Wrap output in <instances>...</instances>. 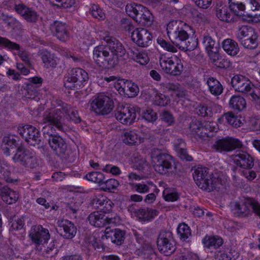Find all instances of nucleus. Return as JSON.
<instances>
[{
    "instance_id": "f257e3e1",
    "label": "nucleus",
    "mask_w": 260,
    "mask_h": 260,
    "mask_svg": "<svg viewBox=\"0 0 260 260\" xmlns=\"http://www.w3.org/2000/svg\"><path fill=\"white\" fill-rule=\"evenodd\" d=\"M190 27L186 23L173 20L167 25V34L172 43L181 50L192 51L198 46V39L189 38L187 31Z\"/></svg>"
},
{
    "instance_id": "f03ea898",
    "label": "nucleus",
    "mask_w": 260,
    "mask_h": 260,
    "mask_svg": "<svg viewBox=\"0 0 260 260\" xmlns=\"http://www.w3.org/2000/svg\"><path fill=\"white\" fill-rule=\"evenodd\" d=\"M150 157L158 173L168 176L175 174L174 159L171 155L162 149L154 148L151 150Z\"/></svg>"
},
{
    "instance_id": "7ed1b4c3",
    "label": "nucleus",
    "mask_w": 260,
    "mask_h": 260,
    "mask_svg": "<svg viewBox=\"0 0 260 260\" xmlns=\"http://www.w3.org/2000/svg\"><path fill=\"white\" fill-rule=\"evenodd\" d=\"M233 214L238 217H246L252 211L260 217V205L253 198L242 197L231 205Z\"/></svg>"
},
{
    "instance_id": "20e7f679",
    "label": "nucleus",
    "mask_w": 260,
    "mask_h": 260,
    "mask_svg": "<svg viewBox=\"0 0 260 260\" xmlns=\"http://www.w3.org/2000/svg\"><path fill=\"white\" fill-rule=\"evenodd\" d=\"M93 58L96 64L103 69L113 68L118 63L116 57L112 58L111 56L106 44L94 48Z\"/></svg>"
},
{
    "instance_id": "39448f33",
    "label": "nucleus",
    "mask_w": 260,
    "mask_h": 260,
    "mask_svg": "<svg viewBox=\"0 0 260 260\" xmlns=\"http://www.w3.org/2000/svg\"><path fill=\"white\" fill-rule=\"evenodd\" d=\"M12 159L24 168H36L39 165L35 154L22 145H20L16 149Z\"/></svg>"
},
{
    "instance_id": "423d86ee",
    "label": "nucleus",
    "mask_w": 260,
    "mask_h": 260,
    "mask_svg": "<svg viewBox=\"0 0 260 260\" xmlns=\"http://www.w3.org/2000/svg\"><path fill=\"white\" fill-rule=\"evenodd\" d=\"M88 79V75L85 70L79 68H74L64 76V86L70 89L78 88Z\"/></svg>"
},
{
    "instance_id": "0eeeda50",
    "label": "nucleus",
    "mask_w": 260,
    "mask_h": 260,
    "mask_svg": "<svg viewBox=\"0 0 260 260\" xmlns=\"http://www.w3.org/2000/svg\"><path fill=\"white\" fill-rule=\"evenodd\" d=\"M17 132L29 145L37 146L38 148L43 146L44 142L42 137L40 131L36 127L31 125L19 126Z\"/></svg>"
},
{
    "instance_id": "6e6552de",
    "label": "nucleus",
    "mask_w": 260,
    "mask_h": 260,
    "mask_svg": "<svg viewBox=\"0 0 260 260\" xmlns=\"http://www.w3.org/2000/svg\"><path fill=\"white\" fill-rule=\"evenodd\" d=\"M63 104L62 101H59L57 107L43 116L44 123H50L53 124L58 131L64 132L66 128L64 123V110Z\"/></svg>"
},
{
    "instance_id": "1a4fd4ad",
    "label": "nucleus",
    "mask_w": 260,
    "mask_h": 260,
    "mask_svg": "<svg viewBox=\"0 0 260 260\" xmlns=\"http://www.w3.org/2000/svg\"><path fill=\"white\" fill-rule=\"evenodd\" d=\"M90 107L98 115H107L113 110L114 102L109 96L100 94L92 100L90 103Z\"/></svg>"
},
{
    "instance_id": "9d476101",
    "label": "nucleus",
    "mask_w": 260,
    "mask_h": 260,
    "mask_svg": "<svg viewBox=\"0 0 260 260\" xmlns=\"http://www.w3.org/2000/svg\"><path fill=\"white\" fill-rule=\"evenodd\" d=\"M159 64L165 73L174 76L180 75L183 69L181 60L175 55L171 57H167L166 55H161Z\"/></svg>"
},
{
    "instance_id": "9b49d317",
    "label": "nucleus",
    "mask_w": 260,
    "mask_h": 260,
    "mask_svg": "<svg viewBox=\"0 0 260 260\" xmlns=\"http://www.w3.org/2000/svg\"><path fill=\"white\" fill-rule=\"evenodd\" d=\"M157 246L159 251L166 255L172 254L176 249L172 233L170 231H160L157 239Z\"/></svg>"
},
{
    "instance_id": "f8f14e48",
    "label": "nucleus",
    "mask_w": 260,
    "mask_h": 260,
    "mask_svg": "<svg viewBox=\"0 0 260 260\" xmlns=\"http://www.w3.org/2000/svg\"><path fill=\"white\" fill-rule=\"evenodd\" d=\"M230 10L235 15L246 19L245 15V4H249L251 10L253 12L260 9V5L255 0H229Z\"/></svg>"
},
{
    "instance_id": "ddd939ff",
    "label": "nucleus",
    "mask_w": 260,
    "mask_h": 260,
    "mask_svg": "<svg viewBox=\"0 0 260 260\" xmlns=\"http://www.w3.org/2000/svg\"><path fill=\"white\" fill-rule=\"evenodd\" d=\"M114 86L121 95L125 97L134 98L139 92L138 85L131 80L119 79L114 83Z\"/></svg>"
},
{
    "instance_id": "4468645a",
    "label": "nucleus",
    "mask_w": 260,
    "mask_h": 260,
    "mask_svg": "<svg viewBox=\"0 0 260 260\" xmlns=\"http://www.w3.org/2000/svg\"><path fill=\"white\" fill-rule=\"evenodd\" d=\"M242 146L243 144L239 139L227 137L216 141L212 148L219 152H231Z\"/></svg>"
},
{
    "instance_id": "2eb2a0df",
    "label": "nucleus",
    "mask_w": 260,
    "mask_h": 260,
    "mask_svg": "<svg viewBox=\"0 0 260 260\" xmlns=\"http://www.w3.org/2000/svg\"><path fill=\"white\" fill-rule=\"evenodd\" d=\"M103 40L106 43L112 58L116 57L117 61L119 62L118 58L124 56L126 54V50L124 46L116 38L109 35L106 36Z\"/></svg>"
},
{
    "instance_id": "dca6fc26",
    "label": "nucleus",
    "mask_w": 260,
    "mask_h": 260,
    "mask_svg": "<svg viewBox=\"0 0 260 260\" xmlns=\"http://www.w3.org/2000/svg\"><path fill=\"white\" fill-rule=\"evenodd\" d=\"M136 115L135 107L128 105L119 107L115 114L116 118L125 124H131L136 119Z\"/></svg>"
},
{
    "instance_id": "f3484780",
    "label": "nucleus",
    "mask_w": 260,
    "mask_h": 260,
    "mask_svg": "<svg viewBox=\"0 0 260 260\" xmlns=\"http://www.w3.org/2000/svg\"><path fill=\"white\" fill-rule=\"evenodd\" d=\"M29 237L33 243L37 245H43L50 238L48 230L41 225H33L30 229Z\"/></svg>"
},
{
    "instance_id": "a211bd4d",
    "label": "nucleus",
    "mask_w": 260,
    "mask_h": 260,
    "mask_svg": "<svg viewBox=\"0 0 260 260\" xmlns=\"http://www.w3.org/2000/svg\"><path fill=\"white\" fill-rule=\"evenodd\" d=\"M89 223L93 226L101 228L105 226L107 223H115L119 221V217L116 216L114 217L105 216L103 213L99 211L93 212L88 217Z\"/></svg>"
},
{
    "instance_id": "6ab92c4d",
    "label": "nucleus",
    "mask_w": 260,
    "mask_h": 260,
    "mask_svg": "<svg viewBox=\"0 0 260 260\" xmlns=\"http://www.w3.org/2000/svg\"><path fill=\"white\" fill-rule=\"evenodd\" d=\"M231 84L236 91L244 93L250 92L253 87V84L247 78L239 74L232 78Z\"/></svg>"
},
{
    "instance_id": "aec40b11",
    "label": "nucleus",
    "mask_w": 260,
    "mask_h": 260,
    "mask_svg": "<svg viewBox=\"0 0 260 260\" xmlns=\"http://www.w3.org/2000/svg\"><path fill=\"white\" fill-rule=\"evenodd\" d=\"M57 232L63 238L72 239L77 233V228L74 224L67 219H60L57 221Z\"/></svg>"
},
{
    "instance_id": "412c9836",
    "label": "nucleus",
    "mask_w": 260,
    "mask_h": 260,
    "mask_svg": "<svg viewBox=\"0 0 260 260\" xmlns=\"http://www.w3.org/2000/svg\"><path fill=\"white\" fill-rule=\"evenodd\" d=\"M48 144L53 152L61 158H66L67 144L66 140L58 135L48 139Z\"/></svg>"
},
{
    "instance_id": "4be33fe9",
    "label": "nucleus",
    "mask_w": 260,
    "mask_h": 260,
    "mask_svg": "<svg viewBox=\"0 0 260 260\" xmlns=\"http://www.w3.org/2000/svg\"><path fill=\"white\" fill-rule=\"evenodd\" d=\"M232 160L237 166L246 170L251 169L254 166V158L245 151H238L237 154L233 155Z\"/></svg>"
},
{
    "instance_id": "5701e85b",
    "label": "nucleus",
    "mask_w": 260,
    "mask_h": 260,
    "mask_svg": "<svg viewBox=\"0 0 260 260\" xmlns=\"http://www.w3.org/2000/svg\"><path fill=\"white\" fill-rule=\"evenodd\" d=\"M50 30L53 35L62 42L67 41L70 37L68 25L61 21H55L50 25Z\"/></svg>"
},
{
    "instance_id": "b1692460",
    "label": "nucleus",
    "mask_w": 260,
    "mask_h": 260,
    "mask_svg": "<svg viewBox=\"0 0 260 260\" xmlns=\"http://www.w3.org/2000/svg\"><path fill=\"white\" fill-rule=\"evenodd\" d=\"M132 39L139 46L145 47L151 41L152 35L146 29L137 28L132 34Z\"/></svg>"
},
{
    "instance_id": "393cba45",
    "label": "nucleus",
    "mask_w": 260,
    "mask_h": 260,
    "mask_svg": "<svg viewBox=\"0 0 260 260\" xmlns=\"http://www.w3.org/2000/svg\"><path fill=\"white\" fill-rule=\"evenodd\" d=\"M14 9L28 23H36L39 19V14L37 12L23 4L16 5Z\"/></svg>"
},
{
    "instance_id": "a878e982",
    "label": "nucleus",
    "mask_w": 260,
    "mask_h": 260,
    "mask_svg": "<svg viewBox=\"0 0 260 260\" xmlns=\"http://www.w3.org/2000/svg\"><path fill=\"white\" fill-rule=\"evenodd\" d=\"M105 234L102 236V239L104 237L110 240L112 243L117 245H122L125 238V232L119 229H116L114 230L108 231L107 228L105 230Z\"/></svg>"
},
{
    "instance_id": "bb28decb",
    "label": "nucleus",
    "mask_w": 260,
    "mask_h": 260,
    "mask_svg": "<svg viewBox=\"0 0 260 260\" xmlns=\"http://www.w3.org/2000/svg\"><path fill=\"white\" fill-rule=\"evenodd\" d=\"M207 176L206 178H203V181H201V184L200 185L199 182H196L198 187L208 192L219 188L218 185L220 184L221 179L213 175Z\"/></svg>"
},
{
    "instance_id": "cd10ccee",
    "label": "nucleus",
    "mask_w": 260,
    "mask_h": 260,
    "mask_svg": "<svg viewBox=\"0 0 260 260\" xmlns=\"http://www.w3.org/2000/svg\"><path fill=\"white\" fill-rule=\"evenodd\" d=\"M216 17L221 21L229 23L232 21L233 17L232 16L229 8L221 3L216 4L214 8Z\"/></svg>"
},
{
    "instance_id": "c85d7f7f",
    "label": "nucleus",
    "mask_w": 260,
    "mask_h": 260,
    "mask_svg": "<svg viewBox=\"0 0 260 260\" xmlns=\"http://www.w3.org/2000/svg\"><path fill=\"white\" fill-rule=\"evenodd\" d=\"M19 146L15 136L8 135L4 137L1 143V148L4 154L7 156H10L11 151L14 148H17Z\"/></svg>"
},
{
    "instance_id": "c756f323",
    "label": "nucleus",
    "mask_w": 260,
    "mask_h": 260,
    "mask_svg": "<svg viewBox=\"0 0 260 260\" xmlns=\"http://www.w3.org/2000/svg\"><path fill=\"white\" fill-rule=\"evenodd\" d=\"M0 196L3 201L8 204L15 203L18 199V193L7 186L1 188Z\"/></svg>"
},
{
    "instance_id": "7c9ffc66",
    "label": "nucleus",
    "mask_w": 260,
    "mask_h": 260,
    "mask_svg": "<svg viewBox=\"0 0 260 260\" xmlns=\"http://www.w3.org/2000/svg\"><path fill=\"white\" fill-rule=\"evenodd\" d=\"M158 211L151 208H142L138 209L137 217L141 221H149L157 216Z\"/></svg>"
},
{
    "instance_id": "2f4dec72",
    "label": "nucleus",
    "mask_w": 260,
    "mask_h": 260,
    "mask_svg": "<svg viewBox=\"0 0 260 260\" xmlns=\"http://www.w3.org/2000/svg\"><path fill=\"white\" fill-rule=\"evenodd\" d=\"M202 243L204 247L208 249H217L223 244V241L218 236H206L203 239Z\"/></svg>"
},
{
    "instance_id": "473e14b6",
    "label": "nucleus",
    "mask_w": 260,
    "mask_h": 260,
    "mask_svg": "<svg viewBox=\"0 0 260 260\" xmlns=\"http://www.w3.org/2000/svg\"><path fill=\"white\" fill-rule=\"evenodd\" d=\"M175 151L178 156L182 160L191 161L192 157L189 155L186 149V144L182 139H178L174 144Z\"/></svg>"
},
{
    "instance_id": "72a5a7b5",
    "label": "nucleus",
    "mask_w": 260,
    "mask_h": 260,
    "mask_svg": "<svg viewBox=\"0 0 260 260\" xmlns=\"http://www.w3.org/2000/svg\"><path fill=\"white\" fill-rule=\"evenodd\" d=\"M222 45L225 52L232 56H236L240 51L238 43L231 39L224 40L222 42Z\"/></svg>"
},
{
    "instance_id": "f704fd0d",
    "label": "nucleus",
    "mask_w": 260,
    "mask_h": 260,
    "mask_svg": "<svg viewBox=\"0 0 260 260\" xmlns=\"http://www.w3.org/2000/svg\"><path fill=\"white\" fill-rule=\"evenodd\" d=\"M41 57L46 68H55L57 64V58L46 50H42L40 53Z\"/></svg>"
},
{
    "instance_id": "c9c22d12",
    "label": "nucleus",
    "mask_w": 260,
    "mask_h": 260,
    "mask_svg": "<svg viewBox=\"0 0 260 260\" xmlns=\"http://www.w3.org/2000/svg\"><path fill=\"white\" fill-rule=\"evenodd\" d=\"M121 138L123 142L129 146L137 145L140 143L137 134L133 131H124L121 135Z\"/></svg>"
},
{
    "instance_id": "e433bc0d",
    "label": "nucleus",
    "mask_w": 260,
    "mask_h": 260,
    "mask_svg": "<svg viewBox=\"0 0 260 260\" xmlns=\"http://www.w3.org/2000/svg\"><path fill=\"white\" fill-rule=\"evenodd\" d=\"M206 83L211 94L215 96L220 95L223 91V87L216 79L211 77L208 78Z\"/></svg>"
},
{
    "instance_id": "4c0bfd02",
    "label": "nucleus",
    "mask_w": 260,
    "mask_h": 260,
    "mask_svg": "<svg viewBox=\"0 0 260 260\" xmlns=\"http://www.w3.org/2000/svg\"><path fill=\"white\" fill-rule=\"evenodd\" d=\"M245 99L240 95H233L229 101L230 107L237 111H242L246 108Z\"/></svg>"
},
{
    "instance_id": "58836bf2",
    "label": "nucleus",
    "mask_w": 260,
    "mask_h": 260,
    "mask_svg": "<svg viewBox=\"0 0 260 260\" xmlns=\"http://www.w3.org/2000/svg\"><path fill=\"white\" fill-rule=\"evenodd\" d=\"M136 21L144 26H149L153 22L152 14L147 8L143 7L141 13L139 14Z\"/></svg>"
},
{
    "instance_id": "ea45409f",
    "label": "nucleus",
    "mask_w": 260,
    "mask_h": 260,
    "mask_svg": "<svg viewBox=\"0 0 260 260\" xmlns=\"http://www.w3.org/2000/svg\"><path fill=\"white\" fill-rule=\"evenodd\" d=\"M213 104L200 103L194 109L195 113L203 117H212Z\"/></svg>"
},
{
    "instance_id": "a19ab883",
    "label": "nucleus",
    "mask_w": 260,
    "mask_h": 260,
    "mask_svg": "<svg viewBox=\"0 0 260 260\" xmlns=\"http://www.w3.org/2000/svg\"><path fill=\"white\" fill-rule=\"evenodd\" d=\"M64 110V118L70 119L76 123L81 122V118L78 115V112L75 109L66 103H63Z\"/></svg>"
},
{
    "instance_id": "79ce46f5",
    "label": "nucleus",
    "mask_w": 260,
    "mask_h": 260,
    "mask_svg": "<svg viewBox=\"0 0 260 260\" xmlns=\"http://www.w3.org/2000/svg\"><path fill=\"white\" fill-rule=\"evenodd\" d=\"M258 35L256 31L251 35L250 37H248L241 40V42L240 43L244 48L253 50L256 49L258 45Z\"/></svg>"
},
{
    "instance_id": "37998d69",
    "label": "nucleus",
    "mask_w": 260,
    "mask_h": 260,
    "mask_svg": "<svg viewBox=\"0 0 260 260\" xmlns=\"http://www.w3.org/2000/svg\"><path fill=\"white\" fill-rule=\"evenodd\" d=\"M21 90L22 94L27 99L34 100L38 95V88L31 83H24Z\"/></svg>"
},
{
    "instance_id": "c03bdc74",
    "label": "nucleus",
    "mask_w": 260,
    "mask_h": 260,
    "mask_svg": "<svg viewBox=\"0 0 260 260\" xmlns=\"http://www.w3.org/2000/svg\"><path fill=\"white\" fill-rule=\"evenodd\" d=\"M143 6L136 3L128 4L125 7L126 14L136 21L139 14L141 13Z\"/></svg>"
},
{
    "instance_id": "a18cd8bd",
    "label": "nucleus",
    "mask_w": 260,
    "mask_h": 260,
    "mask_svg": "<svg viewBox=\"0 0 260 260\" xmlns=\"http://www.w3.org/2000/svg\"><path fill=\"white\" fill-rule=\"evenodd\" d=\"M202 44L207 52L216 51L217 48H220L219 44L216 42L209 35L204 36L202 39Z\"/></svg>"
},
{
    "instance_id": "49530a36",
    "label": "nucleus",
    "mask_w": 260,
    "mask_h": 260,
    "mask_svg": "<svg viewBox=\"0 0 260 260\" xmlns=\"http://www.w3.org/2000/svg\"><path fill=\"white\" fill-rule=\"evenodd\" d=\"M213 175V173L209 172V169L206 167H198L197 168L193 173V177L196 182H199L201 184L203 178H206L207 175Z\"/></svg>"
},
{
    "instance_id": "de8ad7c7",
    "label": "nucleus",
    "mask_w": 260,
    "mask_h": 260,
    "mask_svg": "<svg viewBox=\"0 0 260 260\" xmlns=\"http://www.w3.org/2000/svg\"><path fill=\"white\" fill-rule=\"evenodd\" d=\"M213 175V173L209 172V169L206 167H198L197 168L193 173V177L196 182H199L201 184L203 178H206L207 175Z\"/></svg>"
},
{
    "instance_id": "09e8293b",
    "label": "nucleus",
    "mask_w": 260,
    "mask_h": 260,
    "mask_svg": "<svg viewBox=\"0 0 260 260\" xmlns=\"http://www.w3.org/2000/svg\"><path fill=\"white\" fill-rule=\"evenodd\" d=\"M131 53L133 59L141 64H146L149 61V58L146 52L135 49L131 50Z\"/></svg>"
},
{
    "instance_id": "8fccbe9b",
    "label": "nucleus",
    "mask_w": 260,
    "mask_h": 260,
    "mask_svg": "<svg viewBox=\"0 0 260 260\" xmlns=\"http://www.w3.org/2000/svg\"><path fill=\"white\" fill-rule=\"evenodd\" d=\"M255 30L251 26L247 25H243L240 27L237 33V39L239 42L241 40L248 37H250L251 35L255 32Z\"/></svg>"
},
{
    "instance_id": "3c124183",
    "label": "nucleus",
    "mask_w": 260,
    "mask_h": 260,
    "mask_svg": "<svg viewBox=\"0 0 260 260\" xmlns=\"http://www.w3.org/2000/svg\"><path fill=\"white\" fill-rule=\"evenodd\" d=\"M225 119L226 122L235 127H239L242 124V121L238 116L235 115L232 112H228L224 114L221 117Z\"/></svg>"
},
{
    "instance_id": "603ef678",
    "label": "nucleus",
    "mask_w": 260,
    "mask_h": 260,
    "mask_svg": "<svg viewBox=\"0 0 260 260\" xmlns=\"http://www.w3.org/2000/svg\"><path fill=\"white\" fill-rule=\"evenodd\" d=\"M177 233L180 239L185 241L191 235L190 228L185 223H180L177 228Z\"/></svg>"
},
{
    "instance_id": "864d4df0",
    "label": "nucleus",
    "mask_w": 260,
    "mask_h": 260,
    "mask_svg": "<svg viewBox=\"0 0 260 260\" xmlns=\"http://www.w3.org/2000/svg\"><path fill=\"white\" fill-rule=\"evenodd\" d=\"M87 180L98 183L100 185H103L105 180L104 175L100 172H90L86 175Z\"/></svg>"
},
{
    "instance_id": "5fc2aeb1",
    "label": "nucleus",
    "mask_w": 260,
    "mask_h": 260,
    "mask_svg": "<svg viewBox=\"0 0 260 260\" xmlns=\"http://www.w3.org/2000/svg\"><path fill=\"white\" fill-rule=\"evenodd\" d=\"M189 12L192 18L198 23H205L209 21L207 15L206 14L199 12L196 8H191Z\"/></svg>"
},
{
    "instance_id": "6e6d98bb",
    "label": "nucleus",
    "mask_w": 260,
    "mask_h": 260,
    "mask_svg": "<svg viewBox=\"0 0 260 260\" xmlns=\"http://www.w3.org/2000/svg\"><path fill=\"white\" fill-rule=\"evenodd\" d=\"M89 12L94 18L99 20H103L105 19V13L98 5L92 4Z\"/></svg>"
},
{
    "instance_id": "4d7b16f0",
    "label": "nucleus",
    "mask_w": 260,
    "mask_h": 260,
    "mask_svg": "<svg viewBox=\"0 0 260 260\" xmlns=\"http://www.w3.org/2000/svg\"><path fill=\"white\" fill-rule=\"evenodd\" d=\"M163 197L166 201L174 202L179 198L178 193L174 189L166 188L163 191Z\"/></svg>"
},
{
    "instance_id": "13d9d810",
    "label": "nucleus",
    "mask_w": 260,
    "mask_h": 260,
    "mask_svg": "<svg viewBox=\"0 0 260 260\" xmlns=\"http://www.w3.org/2000/svg\"><path fill=\"white\" fill-rule=\"evenodd\" d=\"M149 184L151 183H149L148 184L144 183H130L129 184L135 191L141 193H145L150 191L151 185Z\"/></svg>"
},
{
    "instance_id": "bf43d9fd",
    "label": "nucleus",
    "mask_w": 260,
    "mask_h": 260,
    "mask_svg": "<svg viewBox=\"0 0 260 260\" xmlns=\"http://www.w3.org/2000/svg\"><path fill=\"white\" fill-rule=\"evenodd\" d=\"M170 102L169 96L160 93H157L154 99L153 103L159 106H166Z\"/></svg>"
},
{
    "instance_id": "052dcab7",
    "label": "nucleus",
    "mask_w": 260,
    "mask_h": 260,
    "mask_svg": "<svg viewBox=\"0 0 260 260\" xmlns=\"http://www.w3.org/2000/svg\"><path fill=\"white\" fill-rule=\"evenodd\" d=\"M0 46L8 48L12 50H19L20 46L19 44L13 42L6 38L0 36Z\"/></svg>"
},
{
    "instance_id": "680f3d73",
    "label": "nucleus",
    "mask_w": 260,
    "mask_h": 260,
    "mask_svg": "<svg viewBox=\"0 0 260 260\" xmlns=\"http://www.w3.org/2000/svg\"><path fill=\"white\" fill-rule=\"evenodd\" d=\"M50 3L54 6L63 8H68L72 7L75 2V0H49Z\"/></svg>"
},
{
    "instance_id": "e2e57ef3",
    "label": "nucleus",
    "mask_w": 260,
    "mask_h": 260,
    "mask_svg": "<svg viewBox=\"0 0 260 260\" xmlns=\"http://www.w3.org/2000/svg\"><path fill=\"white\" fill-rule=\"evenodd\" d=\"M189 129L192 133L199 135V132L204 129L202 121L196 118L193 119L189 124Z\"/></svg>"
},
{
    "instance_id": "0e129e2a",
    "label": "nucleus",
    "mask_w": 260,
    "mask_h": 260,
    "mask_svg": "<svg viewBox=\"0 0 260 260\" xmlns=\"http://www.w3.org/2000/svg\"><path fill=\"white\" fill-rule=\"evenodd\" d=\"M46 125L43 127L42 132L46 138L47 136L49 137L48 139H51L57 134H56L55 129L53 127V124L50 123H45Z\"/></svg>"
},
{
    "instance_id": "69168bd1",
    "label": "nucleus",
    "mask_w": 260,
    "mask_h": 260,
    "mask_svg": "<svg viewBox=\"0 0 260 260\" xmlns=\"http://www.w3.org/2000/svg\"><path fill=\"white\" fill-rule=\"evenodd\" d=\"M143 117L149 122H154L157 119V116L156 113L153 110L148 109L143 112Z\"/></svg>"
},
{
    "instance_id": "338daca9",
    "label": "nucleus",
    "mask_w": 260,
    "mask_h": 260,
    "mask_svg": "<svg viewBox=\"0 0 260 260\" xmlns=\"http://www.w3.org/2000/svg\"><path fill=\"white\" fill-rule=\"evenodd\" d=\"M10 231H19L23 229L24 225V221L21 218H17L14 220H12L10 222Z\"/></svg>"
},
{
    "instance_id": "774afa93",
    "label": "nucleus",
    "mask_w": 260,
    "mask_h": 260,
    "mask_svg": "<svg viewBox=\"0 0 260 260\" xmlns=\"http://www.w3.org/2000/svg\"><path fill=\"white\" fill-rule=\"evenodd\" d=\"M161 120L168 124V125H171L174 123V117L172 114L168 111H164L161 115Z\"/></svg>"
}]
</instances>
